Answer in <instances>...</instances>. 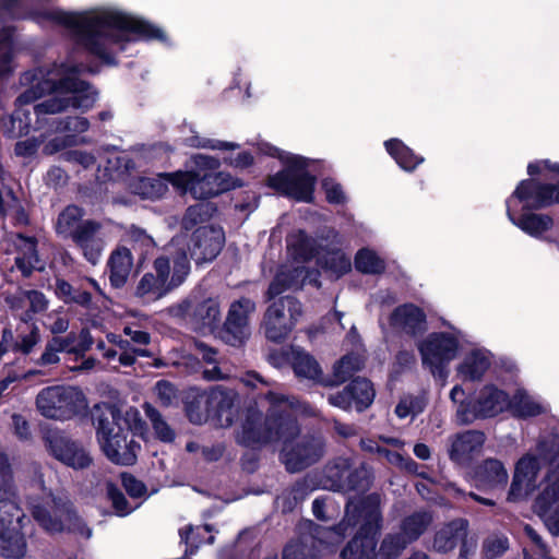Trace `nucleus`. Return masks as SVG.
Here are the masks:
<instances>
[{
  "mask_svg": "<svg viewBox=\"0 0 559 559\" xmlns=\"http://www.w3.org/2000/svg\"><path fill=\"white\" fill-rule=\"evenodd\" d=\"M95 70L71 61L53 63L23 73L21 83L29 85L15 100V110L0 121L1 129L9 138L28 133L32 124L28 105L46 94L52 96L34 106L37 117L56 115L70 108L81 111L91 109L97 100V92L86 82L79 79L82 72Z\"/></svg>",
  "mask_w": 559,
  "mask_h": 559,
  "instance_id": "1",
  "label": "nucleus"
},
{
  "mask_svg": "<svg viewBox=\"0 0 559 559\" xmlns=\"http://www.w3.org/2000/svg\"><path fill=\"white\" fill-rule=\"evenodd\" d=\"M46 16L72 28L78 35V41L108 64L114 63L112 46L129 40V32L145 38H164L160 28L114 9L86 14L67 13L55 9L47 11Z\"/></svg>",
  "mask_w": 559,
  "mask_h": 559,
  "instance_id": "2",
  "label": "nucleus"
},
{
  "mask_svg": "<svg viewBox=\"0 0 559 559\" xmlns=\"http://www.w3.org/2000/svg\"><path fill=\"white\" fill-rule=\"evenodd\" d=\"M380 497L378 495L368 496L360 506L349 502L346 506L344 520L335 528L325 530L329 544L340 543L346 534L347 528L358 524L364 515L365 523L359 533L343 549L341 556L343 559H396L402 550L409 544L401 534L388 535L378 552H376V532L380 527L381 514L379 510Z\"/></svg>",
  "mask_w": 559,
  "mask_h": 559,
  "instance_id": "3",
  "label": "nucleus"
},
{
  "mask_svg": "<svg viewBox=\"0 0 559 559\" xmlns=\"http://www.w3.org/2000/svg\"><path fill=\"white\" fill-rule=\"evenodd\" d=\"M261 402L267 404L266 417L260 411L250 408L236 431L237 442L245 447L258 448L271 442L286 441L298 432L296 415L310 414L305 404L272 390Z\"/></svg>",
  "mask_w": 559,
  "mask_h": 559,
  "instance_id": "4",
  "label": "nucleus"
},
{
  "mask_svg": "<svg viewBox=\"0 0 559 559\" xmlns=\"http://www.w3.org/2000/svg\"><path fill=\"white\" fill-rule=\"evenodd\" d=\"M97 441L106 457L118 465H133L141 449L131 432H143L145 424L134 407L126 411L108 403L96 404L92 411Z\"/></svg>",
  "mask_w": 559,
  "mask_h": 559,
  "instance_id": "5",
  "label": "nucleus"
},
{
  "mask_svg": "<svg viewBox=\"0 0 559 559\" xmlns=\"http://www.w3.org/2000/svg\"><path fill=\"white\" fill-rule=\"evenodd\" d=\"M192 162L194 170L170 173L168 176L178 192H190L195 199H209L236 187L228 174L216 171L219 162L215 157L197 154Z\"/></svg>",
  "mask_w": 559,
  "mask_h": 559,
  "instance_id": "6",
  "label": "nucleus"
},
{
  "mask_svg": "<svg viewBox=\"0 0 559 559\" xmlns=\"http://www.w3.org/2000/svg\"><path fill=\"white\" fill-rule=\"evenodd\" d=\"M557 445L556 437H551L549 441L540 440L535 451L527 452L518 460L507 496L509 502L522 501L539 487V472L550 461Z\"/></svg>",
  "mask_w": 559,
  "mask_h": 559,
  "instance_id": "7",
  "label": "nucleus"
},
{
  "mask_svg": "<svg viewBox=\"0 0 559 559\" xmlns=\"http://www.w3.org/2000/svg\"><path fill=\"white\" fill-rule=\"evenodd\" d=\"M28 522L15 495H0V555L9 559H22L27 552L23 528Z\"/></svg>",
  "mask_w": 559,
  "mask_h": 559,
  "instance_id": "8",
  "label": "nucleus"
},
{
  "mask_svg": "<svg viewBox=\"0 0 559 559\" xmlns=\"http://www.w3.org/2000/svg\"><path fill=\"white\" fill-rule=\"evenodd\" d=\"M286 169L269 178V186L277 192L297 201L311 202L316 178L307 171L308 162L297 155L278 154Z\"/></svg>",
  "mask_w": 559,
  "mask_h": 559,
  "instance_id": "9",
  "label": "nucleus"
},
{
  "mask_svg": "<svg viewBox=\"0 0 559 559\" xmlns=\"http://www.w3.org/2000/svg\"><path fill=\"white\" fill-rule=\"evenodd\" d=\"M36 407L45 418L68 420L85 412L87 401L83 392L75 386L53 385L39 391Z\"/></svg>",
  "mask_w": 559,
  "mask_h": 559,
  "instance_id": "10",
  "label": "nucleus"
},
{
  "mask_svg": "<svg viewBox=\"0 0 559 559\" xmlns=\"http://www.w3.org/2000/svg\"><path fill=\"white\" fill-rule=\"evenodd\" d=\"M31 510L36 522L48 533L68 530L86 539L92 536V530L82 522L68 503L61 500L47 497L41 503H31Z\"/></svg>",
  "mask_w": 559,
  "mask_h": 559,
  "instance_id": "11",
  "label": "nucleus"
},
{
  "mask_svg": "<svg viewBox=\"0 0 559 559\" xmlns=\"http://www.w3.org/2000/svg\"><path fill=\"white\" fill-rule=\"evenodd\" d=\"M197 404L203 408L195 411L194 404H190L187 409L190 421L202 424L209 416H215L222 427H229L239 404V395L234 390L215 386L200 394Z\"/></svg>",
  "mask_w": 559,
  "mask_h": 559,
  "instance_id": "12",
  "label": "nucleus"
},
{
  "mask_svg": "<svg viewBox=\"0 0 559 559\" xmlns=\"http://www.w3.org/2000/svg\"><path fill=\"white\" fill-rule=\"evenodd\" d=\"M302 316L301 304L292 296L274 300L266 309L262 329L265 337L281 343L288 337Z\"/></svg>",
  "mask_w": 559,
  "mask_h": 559,
  "instance_id": "13",
  "label": "nucleus"
},
{
  "mask_svg": "<svg viewBox=\"0 0 559 559\" xmlns=\"http://www.w3.org/2000/svg\"><path fill=\"white\" fill-rule=\"evenodd\" d=\"M539 487L540 492L535 502L536 511L549 532L559 535V504L552 508L559 500V452L551 456Z\"/></svg>",
  "mask_w": 559,
  "mask_h": 559,
  "instance_id": "14",
  "label": "nucleus"
},
{
  "mask_svg": "<svg viewBox=\"0 0 559 559\" xmlns=\"http://www.w3.org/2000/svg\"><path fill=\"white\" fill-rule=\"evenodd\" d=\"M299 431L283 443L282 460L289 472L301 471L318 462L324 454V440L320 435L304 437L295 441Z\"/></svg>",
  "mask_w": 559,
  "mask_h": 559,
  "instance_id": "15",
  "label": "nucleus"
},
{
  "mask_svg": "<svg viewBox=\"0 0 559 559\" xmlns=\"http://www.w3.org/2000/svg\"><path fill=\"white\" fill-rule=\"evenodd\" d=\"M421 360L433 374L442 376V368L453 360L459 350V338L454 333H431L418 345Z\"/></svg>",
  "mask_w": 559,
  "mask_h": 559,
  "instance_id": "16",
  "label": "nucleus"
},
{
  "mask_svg": "<svg viewBox=\"0 0 559 559\" xmlns=\"http://www.w3.org/2000/svg\"><path fill=\"white\" fill-rule=\"evenodd\" d=\"M177 310L187 318L195 329L212 331L221 321V306L217 298H201L193 292L182 300Z\"/></svg>",
  "mask_w": 559,
  "mask_h": 559,
  "instance_id": "17",
  "label": "nucleus"
},
{
  "mask_svg": "<svg viewBox=\"0 0 559 559\" xmlns=\"http://www.w3.org/2000/svg\"><path fill=\"white\" fill-rule=\"evenodd\" d=\"M155 269L160 277H164L169 288L173 290L180 287L188 278L191 265L185 248L176 247L175 241L153 261Z\"/></svg>",
  "mask_w": 559,
  "mask_h": 559,
  "instance_id": "18",
  "label": "nucleus"
},
{
  "mask_svg": "<svg viewBox=\"0 0 559 559\" xmlns=\"http://www.w3.org/2000/svg\"><path fill=\"white\" fill-rule=\"evenodd\" d=\"M509 396L493 385H485L473 400L472 408H460L459 421L469 424L476 418L493 417L508 408Z\"/></svg>",
  "mask_w": 559,
  "mask_h": 559,
  "instance_id": "19",
  "label": "nucleus"
},
{
  "mask_svg": "<svg viewBox=\"0 0 559 559\" xmlns=\"http://www.w3.org/2000/svg\"><path fill=\"white\" fill-rule=\"evenodd\" d=\"M255 309V302L248 297H241L230 304L223 330L226 343L236 346L249 337L250 318Z\"/></svg>",
  "mask_w": 559,
  "mask_h": 559,
  "instance_id": "20",
  "label": "nucleus"
},
{
  "mask_svg": "<svg viewBox=\"0 0 559 559\" xmlns=\"http://www.w3.org/2000/svg\"><path fill=\"white\" fill-rule=\"evenodd\" d=\"M225 241L222 228L215 226H202L198 228L189 245L190 257L197 264L214 260L221 252Z\"/></svg>",
  "mask_w": 559,
  "mask_h": 559,
  "instance_id": "21",
  "label": "nucleus"
},
{
  "mask_svg": "<svg viewBox=\"0 0 559 559\" xmlns=\"http://www.w3.org/2000/svg\"><path fill=\"white\" fill-rule=\"evenodd\" d=\"M352 463L347 457H337L326 466V476L332 481V487L337 490H367L371 484L372 476L370 469L365 465H359L361 474L360 480H355L350 473Z\"/></svg>",
  "mask_w": 559,
  "mask_h": 559,
  "instance_id": "22",
  "label": "nucleus"
},
{
  "mask_svg": "<svg viewBox=\"0 0 559 559\" xmlns=\"http://www.w3.org/2000/svg\"><path fill=\"white\" fill-rule=\"evenodd\" d=\"M72 240L81 250L86 261L96 265L106 247L107 236L102 223L86 219L82 225V229L75 234Z\"/></svg>",
  "mask_w": 559,
  "mask_h": 559,
  "instance_id": "23",
  "label": "nucleus"
},
{
  "mask_svg": "<svg viewBox=\"0 0 559 559\" xmlns=\"http://www.w3.org/2000/svg\"><path fill=\"white\" fill-rule=\"evenodd\" d=\"M46 444L49 452L68 466L86 468L92 463V457L82 445L60 433L47 436Z\"/></svg>",
  "mask_w": 559,
  "mask_h": 559,
  "instance_id": "24",
  "label": "nucleus"
},
{
  "mask_svg": "<svg viewBox=\"0 0 559 559\" xmlns=\"http://www.w3.org/2000/svg\"><path fill=\"white\" fill-rule=\"evenodd\" d=\"M513 195L524 202L527 209H542L559 203V185H540L534 180H523Z\"/></svg>",
  "mask_w": 559,
  "mask_h": 559,
  "instance_id": "25",
  "label": "nucleus"
},
{
  "mask_svg": "<svg viewBox=\"0 0 559 559\" xmlns=\"http://www.w3.org/2000/svg\"><path fill=\"white\" fill-rule=\"evenodd\" d=\"M509 480L506 465L497 459L484 460L474 471V481L481 489L504 488Z\"/></svg>",
  "mask_w": 559,
  "mask_h": 559,
  "instance_id": "26",
  "label": "nucleus"
},
{
  "mask_svg": "<svg viewBox=\"0 0 559 559\" xmlns=\"http://www.w3.org/2000/svg\"><path fill=\"white\" fill-rule=\"evenodd\" d=\"M169 293H171V289L166 281L153 267L141 276L134 289V296L142 304H152L164 298Z\"/></svg>",
  "mask_w": 559,
  "mask_h": 559,
  "instance_id": "27",
  "label": "nucleus"
},
{
  "mask_svg": "<svg viewBox=\"0 0 559 559\" xmlns=\"http://www.w3.org/2000/svg\"><path fill=\"white\" fill-rule=\"evenodd\" d=\"M484 442L485 435L480 431L469 430L457 435L452 441L450 457L457 464H466L480 451Z\"/></svg>",
  "mask_w": 559,
  "mask_h": 559,
  "instance_id": "28",
  "label": "nucleus"
},
{
  "mask_svg": "<svg viewBox=\"0 0 559 559\" xmlns=\"http://www.w3.org/2000/svg\"><path fill=\"white\" fill-rule=\"evenodd\" d=\"M390 323L393 328L402 332L415 335L425 331L426 317L418 307L414 305H403L393 311Z\"/></svg>",
  "mask_w": 559,
  "mask_h": 559,
  "instance_id": "29",
  "label": "nucleus"
},
{
  "mask_svg": "<svg viewBox=\"0 0 559 559\" xmlns=\"http://www.w3.org/2000/svg\"><path fill=\"white\" fill-rule=\"evenodd\" d=\"M109 281L115 288H121L128 282L133 269V255L126 247L116 248L107 261Z\"/></svg>",
  "mask_w": 559,
  "mask_h": 559,
  "instance_id": "30",
  "label": "nucleus"
},
{
  "mask_svg": "<svg viewBox=\"0 0 559 559\" xmlns=\"http://www.w3.org/2000/svg\"><path fill=\"white\" fill-rule=\"evenodd\" d=\"M12 243L17 251L15 265L22 272L23 276H29L34 270H41L35 238L16 234L12 237Z\"/></svg>",
  "mask_w": 559,
  "mask_h": 559,
  "instance_id": "31",
  "label": "nucleus"
},
{
  "mask_svg": "<svg viewBox=\"0 0 559 559\" xmlns=\"http://www.w3.org/2000/svg\"><path fill=\"white\" fill-rule=\"evenodd\" d=\"M468 523L464 519H456L439 528L433 538V548L439 552H448L455 548L457 543L467 536Z\"/></svg>",
  "mask_w": 559,
  "mask_h": 559,
  "instance_id": "32",
  "label": "nucleus"
},
{
  "mask_svg": "<svg viewBox=\"0 0 559 559\" xmlns=\"http://www.w3.org/2000/svg\"><path fill=\"white\" fill-rule=\"evenodd\" d=\"M513 416L528 418L547 412L548 406L534 395L523 389H518L512 399H509L508 408Z\"/></svg>",
  "mask_w": 559,
  "mask_h": 559,
  "instance_id": "33",
  "label": "nucleus"
},
{
  "mask_svg": "<svg viewBox=\"0 0 559 559\" xmlns=\"http://www.w3.org/2000/svg\"><path fill=\"white\" fill-rule=\"evenodd\" d=\"M307 274V270L300 265H285L281 267V270L278 271V273L276 274L275 278L273 280L269 287V298H274L275 296L281 295L286 289L299 288L304 284Z\"/></svg>",
  "mask_w": 559,
  "mask_h": 559,
  "instance_id": "34",
  "label": "nucleus"
},
{
  "mask_svg": "<svg viewBox=\"0 0 559 559\" xmlns=\"http://www.w3.org/2000/svg\"><path fill=\"white\" fill-rule=\"evenodd\" d=\"M490 366V355L485 349H473L457 367V373L463 380L480 379Z\"/></svg>",
  "mask_w": 559,
  "mask_h": 559,
  "instance_id": "35",
  "label": "nucleus"
},
{
  "mask_svg": "<svg viewBox=\"0 0 559 559\" xmlns=\"http://www.w3.org/2000/svg\"><path fill=\"white\" fill-rule=\"evenodd\" d=\"M84 210L78 205H68L59 215L56 222L58 235L73 239L75 234L82 229L84 223Z\"/></svg>",
  "mask_w": 559,
  "mask_h": 559,
  "instance_id": "36",
  "label": "nucleus"
},
{
  "mask_svg": "<svg viewBox=\"0 0 559 559\" xmlns=\"http://www.w3.org/2000/svg\"><path fill=\"white\" fill-rule=\"evenodd\" d=\"M286 242L288 253L297 262H306L318 253L314 240L301 230L292 233Z\"/></svg>",
  "mask_w": 559,
  "mask_h": 559,
  "instance_id": "37",
  "label": "nucleus"
},
{
  "mask_svg": "<svg viewBox=\"0 0 559 559\" xmlns=\"http://www.w3.org/2000/svg\"><path fill=\"white\" fill-rule=\"evenodd\" d=\"M170 174H160L157 177L140 178L133 186L134 193L146 199H157L163 197L168 190Z\"/></svg>",
  "mask_w": 559,
  "mask_h": 559,
  "instance_id": "38",
  "label": "nucleus"
},
{
  "mask_svg": "<svg viewBox=\"0 0 559 559\" xmlns=\"http://www.w3.org/2000/svg\"><path fill=\"white\" fill-rule=\"evenodd\" d=\"M431 522L432 515L429 512H415L403 520L401 535L406 539V543H412L428 528Z\"/></svg>",
  "mask_w": 559,
  "mask_h": 559,
  "instance_id": "39",
  "label": "nucleus"
},
{
  "mask_svg": "<svg viewBox=\"0 0 559 559\" xmlns=\"http://www.w3.org/2000/svg\"><path fill=\"white\" fill-rule=\"evenodd\" d=\"M292 365L298 378L317 381L322 373L318 361L301 349H293Z\"/></svg>",
  "mask_w": 559,
  "mask_h": 559,
  "instance_id": "40",
  "label": "nucleus"
},
{
  "mask_svg": "<svg viewBox=\"0 0 559 559\" xmlns=\"http://www.w3.org/2000/svg\"><path fill=\"white\" fill-rule=\"evenodd\" d=\"M143 409L151 423L155 437L162 442H173L176 438V432L165 420L163 415L148 403L143 405Z\"/></svg>",
  "mask_w": 559,
  "mask_h": 559,
  "instance_id": "41",
  "label": "nucleus"
},
{
  "mask_svg": "<svg viewBox=\"0 0 559 559\" xmlns=\"http://www.w3.org/2000/svg\"><path fill=\"white\" fill-rule=\"evenodd\" d=\"M508 216L510 221L523 231L535 237L542 235L552 226V219L548 215L528 214L523 215L519 221L513 218L511 212H508Z\"/></svg>",
  "mask_w": 559,
  "mask_h": 559,
  "instance_id": "42",
  "label": "nucleus"
},
{
  "mask_svg": "<svg viewBox=\"0 0 559 559\" xmlns=\"http://www.w3.org/2000/svg\"><path fill=\"white\" fill-rule=\"evenodd\" d=\"M384 145L389 154L396 160L401 168L405 170H413L418 164L423 162V158L417 157L397 139L389 140L384 143Z\"/></svg>",
  "mask_w": 559,
  "mask_h": 559,
  "instance_id": "43",
  "label": "nucleus"
},
{
  "mask_svg": "<svg viewBox=\"0 0 559 559\" xmlns=\"http://www.w3.org/2000/svg\"><path fill=\"white\" fill-rule=\"evenodd\" d=\"M349 389L354 400V407L361 412L373 402L376 392L372 383L364 378H357L350 382Z\"/></svg>",
  "mask_w": 559,
  "mask_h": 559,
  "instance_id": "44",
  "label": "nucleus"
},
{
  "mask_svg": "<svg viewBox=\"0 0 559 559\" xmlns=\"http://www.w3.org/2000/svg\"><path fill=\"white\" fill-rule=\"evenodd\" d=\"M56 293L66 304L73 302L84 308H90L92 305V296L88 292L74 288L64 280H57Z\"/></svg>",
  "mask_w": 559,
  "mask_h": 559,
  "instance_id": "45",
  "label": "nucleus"
},
{
  "mask_svg": "<svg viewBox=\"0 0 559 559\" xmlns=\"http://www.w3.org/2000/svg\"><path fill=\"white\" fill-rule=\"evenodd\" d=\"M283 559H317L314 537L307 536L289 543L283 551Z\"/></svg>",
  "mask_w": 559,
  "mask_h": 559,
  "instance_id": "46",
  "label": "nucleus"
},
{
  "mask_svg": "<svg viewBox=\"0 0 559 559\" xmlns=\"http://www.w3.org/2000/svg\"><path fill=\"white\" fill-rule=\"evenodd\" d=\"M355 266L359 272L378 274L383 272L384 262L373 251L361 249L356 254Z\"/></svg>",
  "mask_w": 559,
  "mask_h": 559,
  "instance_id": "47",
  "label": "nucleus"
},
{
  "mask_svg": "<svg viewBox=\"0 0 559 559\" xmlns=\"http://www.w3.org/2000/svg\"><path fill=\"white\" fill-rule=\"evenodd\" d=\"M362 366V360L357 355H346L334 365V383L345 382L352 374L358 371Z\"/></svg>",
  "mask_w": 559,
  "mask_h": 559,
  "instance_id": "48",
  "label": "nucleus"
},
{
  "mask_svg": "<svg viewBox=\"0 0 559 559\" xmlns=\"http://www.w3.org/2000/svg\"><path fill=\"white\" fill-rule=\"evenodd\" d=\"M214 209L210 203H198L188 207L182 218V227L191 229L199 223L206 222L213 213Z\"/></svg>",
  "mask_w": 559,
  "mask_h": 559,
  "instance_id": "49",
  "label": "nucleus"
},
{
  "mask_svg": "<svg viewBox=\"0 0 559 559\" xmlns=\"http://www.w3.org/2000/svg\"><path fill=\"white\" fill-rule=\"evenodd\" d=\"M323 259V266L336 277L347 273L352 267L350 259L340 250L328 252Z\"/></svg>",
  "mask_w": 559,
  "mask_h": 559,
  "instance_id": "50",
  "label": "nucleus"
},
{
  "mask_svg": "<svg viewBox=\"0 0 559 559\" xmlns=\"http://www.w3.org/2000/svg\"><path fill=\"white\" fill-rule=\"evenodd\" d=\"M39 329L35 324H32L27 333L19 335L13 348L16 352L27 355L39 343Z\"/></svg>",
  "mask_w": 559,
  "mask_h": 559,
  "instance_id": "51",
  "label": "nucleus"
},
{
  "mask_svg": "<svg viewBox=\"0 0 559 559\" xmlns=\"http://www.w3.org/2000/svg\"><path fill=\"white\" fill-rule=\"evenodd\" d=\"M27 306L29 310L21 316V320L27 323L32 319V313L41 312L47 308V299L45 295L37 290H26Z\"/></svg>",
  "mask_w": 559,
  "mask_h": 559,
  "instance_id": "52",
  "label": "nucleus"
},
{
  "mask_svg": "<svg viewBox=\"0 0 559 559\" xmlns=\"http://www.w3.org/2000/svg\"><path fill=\"white\" fill-rule=\"evenodd\" d=\"M90 128V122L84 117H67L57 122L56 131L83 133Z\"/></svg>",
  "mask_w": 559,
  "mask_h": 559,
  "instance_id": "53",
  "label": "nucleus"
},
{
  "mask_svg": "<svg viewBox=\"0 0 559 559\" xmlns=\"http://www.w3.org/2000/svg\"><path fill=\"white\" fill-rule=\"evenodd\" d=\"M187 145L198 148H211V150H235L237 145L231 142H222L198 135H192L186 139Z\"/></svg>",
  "mask_w": 559,
  "mask_h": 559,
  "instance_id": "54",
  "label": "nucleus"
},
{
  "mask_svg": "<svg viewBox=\"0 0 559 559\" xmlns=\"http://www.w3.org/2000/svg\"><path fill=\"white\" fill-rule=\"evenodd\" d=\"M424 409V402L417 397L407 396L400 401L395 408V413L400 418L414 416Z\"/></svg>",
  "mask_w": 559,
  "mask_h": 559,
  "instance_id": "55",
  "label": "nucleus"
},
{
  "mask_svg": "<svg viewBox=\"0 0 559 559\" xmlns=\"http://www.w3.org/2000/svg\"><path fill=\"white\" fill-rule=\"evenodd\" d=\"M43 140L37 138H28L16 142L14 153L19 157L31 158L36 155Z\"/></svg>",
  "mask_w": 559,
  "mask_h": 559,
  "instance_id": "56",
  "label": "nucleus"
},
{
  "mask_svg": "<svg viewBox=\"0 0 559 559\" xmlns=\"http://www.w3.org/2000/svg\"><path fill=\"white\" fill-rule=\"evenodd\" d=\"M108 497L118 515L124 516L132 512L133 509L129 506L126 497L116 487L108 486Z\"/></svg>",
  "mask_w": 559,
  "mask_h": 559,
  "instance_id": "57",
  "label": "nucleus"
},
{
  "mask_svg": "<svg viewBox=\"0 0 559 559\" xmlns=\"http://www.w3.org/2000/svg\"><path fill=\"white\" fill-rule=\"evenodd\" d=\"M509 547L508 538L502 536H493L488 538L484 544V552L488 558L501 556Z\"/></svg>",
  "mask_w": 559,
  "mask_h": 559,
  "instance_id": "58",
  "label": "nucleus"
},
{
  "mask_svg": "<svg viewBox=\"0 0 559 559\" xmlns=\"http://www.w3.org/2000/svg\"><path fill=\"white\" fill-rule=\"evenodd\" d=\"M154 393L163 406H169L176 399V390L171 383L160 380L154 386Z\"/></svg>",
  "mask_w": 559,
  "mask_h": 559,
  "instance_id": "59",
  "label": "nucleus"
},
{
  "mask_svg": "<svg viewBox=\"0 0 559 559\" xmlns=\"http://www.w3.org/2000/svg\"><path fill=\"white\" fill-rule=\"evenodd\" d=\"M322 187L325 191L326 200L330 203H343L345 201V194L340 183L335 182L332 179H324L322 182Z\"/></svg>",
  "mask_w": 559,
  "mask_h": 559,
  "instance_id": "60",
  "label": "nucleus"
},
{
  "mask_svg": "<svg viewBox=\"0 0 559 559\" xmlns=\"http://www.w3.org/2000/svg\"><path fill=\"white\" fill-rule=\"evenodd\" d=\"M328 401L331 405L342 408V409H349L352 406H354V400H353V395H352L349 385H347L341 392H337L335 394H330L328 397Z\"/></svg>",
  "mask_w": 559,
  "mask_h": 559,
  "instance_id": "61",
  "label": "nucleus"
},
{
  "mask_svg": "<svg viewBox=\"0 0 559 559\" xmlns=\"http://www.w3.org/2000/svg\"><path fill=\"white\" fill-rule=\"evenodd\" d=\"M122 485L126 491L134 498L143 496L146 491L144 484L130 474H122Z\"/></svg>",
  "mask_w": 559,
  "mask_h": 559,
  "instance_id": "62",
  "label": "nucleus"
},
{
  "mask_svg": "<svg viewBox=\"0 0 559 559\" xmlns=\"http://www.w3.org/2000/svg\"><path fill=\"white\" fill-rule=\"evenodd\" d=\"M4 301L13 312H19L27 306L26 290H17L14 294H7Z\"/></svg>",
  "mask_w": 559,
  "mask_h": 559,
  "instance_id": "63",
  "label": "nucleus"
},
{
  "mask_svg": "<svg viewBox=\"0 0 559 559\" xmlns=\"http://www.w3.org/2000/svg\"><path fill=\"white\" fill-rule=\"evenodd\" d=\"M45 180L48 186L58 188L67 183L68 175L62 168L53 166L47 171Z\"/></svg>",
  "mask_w": 559,
  "mask_h": 559,
  "instance_id": "64",
  "label": "nucleus"
}]
</instances>
